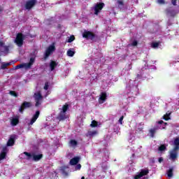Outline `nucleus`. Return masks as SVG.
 <instances>
[{
	"instance_id": "obj_5",
	"label": "nucleus",
	"mask_w": 179,
	"mask_h": 179,
	"mask_svg": "<svg viewBox=\"0 0 179 179\" xmlns=\"http://www.w3.org/2000/svg\"><path fill=\"white\" fill-rule=\"evenodd\" d=\"M83 38H86V40H94L96 37V34L90 31H85L83 33Z\"/></svg>"
},
{
	"instance_id": "obj_16",
	"label": "nucleus",
	"mask_w": 179,
	"mask_h": 179,
	"mask_svg": "<svg viewBox=\"0 0 179 179\" xmlns=\"http://www.w3.org/2000/svg\"><path fill=\"white\" fill-rule=\"evenodd\" d=\"M58 66V63L54 60H51L50 63V71H54Z\"/></svg>"
},
{
	"instance_id": "obj_53",
	"label": "nucleus",
	"mask_w": 179,
	"mask_h": 179,
	"mask_svg": "<svg viewBox=\"0 0 179 179\" xmlns=\"http://www.w3.org/2000/svg\"><path fill=\"white\" fill-rule=\"evenodd\" d=\"M0 61H1V59H0Z\"/></svg>"
},
{
	"instance_id": "obj_35",
	"label": "nucleus",
	"mask_w": 179,
	"mask_h": 179,
	"mask_svg": "<svg viewBox=\"0 0 179 179\" xmlns=\"http://www.w3.org/2000/svg\"><path fill=\"white\" fill-rule=\"evenodd\" d=\"M158 150H159V152H163V151L166 150V145H164V144L161 145L159 147Z\"/></svg>"
},
{
	"instance_id": "obj_3",
	"label": "nucleus",
	"mask_w": 179,
	"mask_h": 179,
	"mask_svg": "<svg viewBox=\"0 0 179 179\" xmlns=\"http://www.w3.org/2000/svg\"><path fill=\"white\" fill-rule=\"evenodd\" d=\"M23 41H24V35L22 33H18L16 36L15 43L18 47H22L23 45Z\"/></svg>"
},
{
	"instance_id": "obj_1",
	"label": "nucleus",
	"mask_w": 179,
	"mask_h": 179,
	"mask_svg": "<svg viewBox=\"0 0 179 179\" xmlns=\"http://www.w3.org/2000/svg\"><path fill=\"white\" fill-rule=\"evenodd\" d=\"M165 13L168 17L174 18L178 15V11L173 7H169L165 10Z\"/></svg>"
},
{
	"instance_id": "obj_42",
	"label": "nucleus",
	"mask_w": 179,
	"mask_h": 179,
	"mask_svg": "<svg viewBox=\"0 0 179 179\" xmlns=\"http://www.w3.org/2000/svg\"><path fill=\"white\" fill-rule=\"evenodd\" d=\"M171 3L173 6H177V0H171Z\"/></svg>"
},
{
	"instance_id": "obj_36",
	"label": "nucleus",
	"mask_w": 179,
	"mask_h": 179,
	"mask_svg": "<svg viewBox=\"0 0 179 179\" xmlns=\"http://www.w3.org/2000/svg\"><path fill=\"white\" fill-rule=\"evenodd\" d=\"M163 119L165 120V121H169V120H170V114H166L163 116Z\"/></svg>"
},
{
	"instance_id": "obj_2",
	"label": "nucleus",
	"mask_w": 179,
	"mask_h": 179,
	"mask_svg": "<svg viewBox=\"0 0 179 179\" xmlns=\"http://www.w3.org/2000/svg\"><path fill=\"white\" fill-rule=\"evenodd\" d=\"M34 99L35 100L36 107H39V106H41V103H43V95L41 94V92L34 93Z\"/></svg>"
},
{
	"instance_id": "obj_29",
	"label": "nucleus",
	"mask_w": 179,
	"mask_h": 179,
	"mask_svg": "<svg viewBox=\"0 0 179 179\" xmlns=\"http://www.w3.org/2000/svg\"><path fill=\"white\" fill-rule=\"evenodd\" d=\"M68 57H73L75 55V52L73 50H69L67 51Z\"/></svg>"
},
{
	"instance_id": "obj_28",
	"label": "nucleus",
	"mask_w": 179,
	"mask_h": 179,
	"mask_svg": "<svg viewBox=\"0 0 179 179\" xmlns=\"http://www.w3.org/2000/svg\"><path fill=\"white\" fill-rule=\"evenodd\" d=\"M3 48H4V51L0 50V52H6L7 54H8L9 46L3 45Z\"/></svg>"
},
{
	"instance_id": "obj_41",
	"label": "nucleus",
	"mask_w": 179,
	"mask_h": 179,
	"mask_svg": "<svg viewBox=\"0 0 179 179\" xmlns=\"http://www.w3.org/2000/svg\"><path fill=\"white\" fill-rule=\"evenodd\" d=\"M131 45L133 47H136V45H138V41H134L131 43Z\"/></svg>"
},
{
	"instance_id": "obj_27",
	"label": "nucleus",
	"mask_w": 179,
	"mask_h": 179,
	"mask_svg": "<svg viewBox=\"0 0 179 179\" xmlns=\"http://www.w3.org/2000/svg\"><path fill=\"white\" fill-rule=\"evenodd\" d=\"M96 134L97 131H89L87 134V136H94Z\"/></svg>"
},
{
	"instance_id": "obj_8",
	"label": "nucleus",
	"mask_w": 179,
	"mask_h": 179,
	"mask_svg": "<svg viewBox=\"0 0 179 179\" xmlns=\"http://www.w3.org/2000/svg\"><path fill=\"white\" fill-rule=\"evenodd\" d=\"M37 3V0H30L26 2L25 9L30 10Z\"/></svg>"
},
{
	"instance_id": "obj_43",
	"label": "nucleus",
	"mask_w": 179,
	"mask_h": 179,
	"mask_svg": "<svg viewBox=\"0 0 179 179\" xmlns=\"http://www.w3.org/2000/svg\"><path fill=\"white\" fill-rule=\"evenodd\" d=\"M124 120V115L121 116L120 118L119 119V122L122 125V121Z\"/></svg>"
},
{
	"instance_id": "obj_14",
	"label": "nucleus",
	"mask_w": 179,
	"mask_h": 179,
	"mask_svg": "<svg viewBox=\"0 0 179 179\" xmlns=\"http://www.w3.org/2000/svg\"><path fill=\"white\" fill-rule=\"evenodd\" d=\"M79 160H80V157H76L72 158L70 160L71 166H76V164H78V163H79Z\"/></svg>"
},
{
	"instance_id": "obj_15",
	"label": "nucleus",
	"mask_w": 179,
	"mask_h": 179,
	"mask_svg": "<svg viewBox=\"0 0 179 179\" xmlns=\"http://www.w3.org/2000/svg\"><path fill=\"white\" fill-rule=\"evenodd\" d=\"M34 61H36V59L34 57H31L29 63H24L26 69H30V68H31V65L34 64Z\"/></svg>"
},
{
	"instance_id": "obj_52",
	"label": "nucleus",
	"mask_w": 179,
	"mask_h": 179,
	"mask_svg": "<svg viewBox=\"0 0 179 179\" xmlns=\"http://www.w3.org/2000/svg\"><path fill=\"white\" fill-rule=\"evenodd\" d=\"M137 76H139V74H137Z\"/></svg>"
},
{
	"instance_id": "obj_32",
	"label": "nucleus",
	"mask_w": 179,
	"mask_h": 179,
	"mask_svg": "<svg viewBox=\"0 0 179 179\" xmlns=\"http://www.w3.org/2000/svg\"><path fill=\"white\" fill-rule=\"evenodd\" d=\"M167 176L169 177V178H171L173 177V168L169 169V170L167 171Z\"/></svg>"
},
{
	"instance_id": "obj_44",
	"label": "nucleus",
	"mask_w": 179,
	"mask_h": 179,
	"mask_svg": "<svg viewBox=\"0 0 179 179\" xmlns=\"http://www.w3.org/2000/svg\"><path fill=\"white\" fill-rule=\"evenodd\" d=\"M1 69H6L7 66H6V63L1 64Z\"/></svg>"
},
{
	"instance_id": "obj_23",
	"label": "nucleus",
	"mask_w": 179,
	"mask_h": 179,
	"mask_svg": "<svg viewBox=\"0 0 179 179\" xmlns=\"http://www.w3.org/2000/svg\"><path fill=\"white\" fill-rule=\"evenodd\" d=\"M69 110V105L68 103H66L62 106V112L66 113Z\"/></svg>"
},
{
	"instance_id": "obj_4",
	"label": "nucleus",
	"mask_w": 179,
	"mask_h": 179,
	"mask_svg": "<svg viewBox=\"0 0 179 179\" xmlns=\"http://www.w3.org/2000/svg\"><path fill=\"white\" fill-rule=\"evenodd\" d=\"M31 107H33V103L31 102L24 101L19 108V112L21 114H23V112L26 108H30Z\"/></svg>"
},
{
	"instance_id": "obj_40",
	"label": "nucleus",
	"mask_w": 179,
	"mask_h": 179,
	"mask_svg": "<svg viewBox=\"0 0 179 179\" xmlns=\"http://www.w3.org/2000/svg\"><path fill=\"white\" fill-rule=\"evenodd\" d=\"M117 5L119 6H124V1L122 0H117Z\"/></svg>"
},
{
	"instance_id": "obj_48",
	"label": "nucleus",
	"mask_w": 179,
	"mask_h": 179,
	"mask_svg": "<svg viewBox=\"0 0 179 179\" xmlns=\"http://www.w3.org/2000/svg\"><path fill=\"white\" fill-rule=\"evenodd\" d=\"M163 160H164L163 157H159V158L158 159L159 163H162V162H163Z\"/></svg>"
},
{
	"instance_id": "obj_37",
	"label": "nucleus",
	"mask_w": 179,
	"mask_h": 179,
	"mask_svg": "<svg viewBox=\"0 0 179 179\" xmlns=\"http://www.w3.org/2000/svg\"><path fill=\"white\" fill-rule=\"evenodd\" d=\"M74 40H75V36L72 35L69 38L68 43H72V41H74Z\"/></svg>"
},
{
	"instance_id": "obj_22",
	"label": "nucleus",
	"mask_w": 179,
	"mask_h": 179,
	"mask_svg": "<svg viewBox=\"0 0 179 179\" xmlns=\"http://www.w3.org/2000/svg\"><path fill=\"white\" fill-rule=\"evenodd\" d=\"M157 124L159 125L162 124V127H159L160 129H166V125H167V122H164L163 120H159L157 122Z\"/></svg>"
},
{
	"instance_id": "obj_47",
	"label": "nucleus",
	"mask_w": 179,
	"mask_h": 179,
	"mask_svg": "<svg viewBox=\"0 0 179 179\" xmlns=\"http://www.w3.org/2000/svg\"><path fill=\"white\" fill-rule=\"evenodd\" d=\"M3 45H5V43L2 42V41H0V47L1 48H3Z\"/></svg>"
},
{
	"instance_id": "obj_11",
	"label": "nucleus",
	"mask_w": 179,
	"mask_h": 179,
	"mask_svg": "<svg viewBox=\"0 0 179 179\" xmlns=\"http://www.w3.org/2000/svg\"><path fill=\"white\" fill-rule=\"evenodd\" d=\"M6 153H8V148L3 147L0 154V160H3V159H6Z\"/></svg>"
},
{
	"instance_id": "obj_30",
	"label": "nucleus",
	"mask_w": 179,
	"mask_h": 179,
	"mask_svg": "<svg viewBox=\"0 0 179 179\" xmlns=\"http://www.w3.org/2000/svg\"><path fill=\"white\" fill-rule=\"evenodd\" d=\"M20 68H25L26 69V64L25 63L24 64H20L19 65H17L15 68V69H20Z\"/></svg>"
},
{
	"instance_id": "obj_51",
	"label": "nucleus",
	"mask_w": 179,
	"mask_h": 179,
	"mask_svg": "<svg viewBox=\"0 0 179 179\" xmlns=\"http://www.w3.org/2000/svg\"><path fill=\"white\" fill-rule=\"evenodd\" d=\"M168 26H171V24H169V23H168Z\"/></svg>"
},
{
	"instance_id": "obj_49",
	"label": "nucleus",
	"mask_w": 179,
	"mask_h": 179,
	"mask_svg": "<svg viewBox=\"0 0 179 179\" xmlns=\"http://www.w3.org/2000/svg\"><path fill=\"white\" fill-rule=\"evenodd\" d=\"M6 65L8 67V66H9V65H10V63H6Z\"/></svg>"
},
{
	"instance_id": "obj_34",
	"label": "nucleus",
	"mask_w": 179,
	"mask_h": 179,
	"mask_svg": "<svg viewBox=\"0 0 179 179\" xmlns=\"http://www.w3.org/2000/svg\"><path fill=\"white\" fill-rule=\"evenodd\" d=\"M70 145H71V146H77L78 145V141H76V140H71L70 141Z\"/></svg>"
},
{
	"instance_id": "obj_45",
	"label": "nucleus",
	"mask_w": 179,
	"mask_h": 179,
	"mask_svg": "<svg viewBox=\"0 0 179 179\" xmlns=\"http://www.w3.org/2000/svg\"><path fill=\"white\" fill-rule=\"evenodd\" d=\"M76 170H80V169H82V165H80V164H78L76 167Z\"/></svg>"
},
{
	"instance_id": "obj_12",
	"label": "nucleus",
	"mask_w": 179,
	"mask_h": 179,
	"mask_svg": "<svg viewBox=\"0 0 179 179\" xmlns=\"http://www.w3.org/2000/svg\"><path fill=\"white\" fill-rule=\"evenodd\" d=\"M99 100H101V104H102V103H104V101H106V100H107V92H102L100 94L99 96Z\"/></svg>"
},
{
	"instance_id": "obj_25",
	"label": "nucleus",
	"mask_w": 179,
	"mask_h": 179,
	"mask_svg": "<svg viewBox=\"0 0 179 179\" xmlns=\"http://www.w3.org/2000/svg\"><path fill=\"white\" fill-rule=\"evenodd\" d=\"M159 45H160V41L159 42H152L151 44L152 48H158Z\"/></svg>"
},
{
	"instance_id": "obj_31",
	"label": "nucleus",
	"mask_w": 179,
	"mask_h": 179,
	"mask_svg": "<svg viewBox=\"0 0 179 179\" xmlns=\"http://www.w3.org/2000/svg\"><path fill=\"white\" fill-rule=\"evenodd\" d=\"M97 125H98L97 121H96V120H92V123H91V124H90V127H91L92 128H96V127H97Z\"/></svg>"
},
{
	"instance_id": "obj_9",
	"label": "nucleus",
	"mask_w": 179,
	"mask_h": 179,
	"mask_svg": "<svg viewBox=\"0 0 179 179\" xmlns=\"http://www.w3.org/2000/svg\"><path fill=\"white\" fill-rule=\"evenodd\" d=\"M38 117H40V110H36L35 114L33 115L30 122L28 123V125H33V124L37 121Z\"/></svg>"
},
{
	"instance_id": "obj_10",
	"label": "nucleus",
	"mask_w": 179,
	"mask_h": 179,
	"mask_svg": "<svg viewBox=\"0 0 179 179\" xmlns=\"http://www.w3.org/2000/svg\"><path fill=\"white\" fill-rule=\"evenodd\" d=\"M149 174V170L142 169L139 174L136 175L134 176V179H139L141 178V177H143L144 176H148Z\"/></svg>"
},
{
	"instance_id": "obj_6",
	"label": "nucleus",
	"mask_w": 179,
	"mask_h": 179,
	"mask_svg": "<svg viewBox=\"0 0 179 179\" xmlns=\"http://www.w3.org/2000/svg\"><path fill=\"white\" fill-rule=\"evenodd\" d=\"M54 51H55V46L54 45H50L45 50L44 59H48V57H50V55H51Z\"/></svg>"
},
{
	"instance_id": "obj_39",
	"label": "nucleus",
	"mask_w": 179,
	"mask_h": 179,
	"mask_svg": "<svg viewBox=\"0 0 179 179\" xmlns=\"http://www.w3.org/2000/svg\"><path fill=\"white\" fill-rule=\"evenodd\" d=\"M48 87H50L48 82L45 83V85L43 87L44 90H48Z\"/></svg>"
},
{
	"instance_id": "obj_19",
	"label": "nucleus",
	"mask_w": 179,
	"mask_h": 179,
	"mask_svg": "<svg viewBox=\"0 0 179 179\" xmlns=\"http://www.w3.org/2000/svg\"><path fill=\"white\" fill-rule=\"evenodd\" d=\"M19 124V117H15L11 120V125L12 127H16Z\"/></svg>"
},
{
	"instance_id": "obj_17",
	"label": "nucleus",
	"mask_w": 179,
	"mask_h": 179,
	"mask_svg": "<svg viewBox=\"0 0 179 179\" xmlns=\"http://www.w3.org/2000/svg\"><path fill=\"white\" fill-rule=\"evenodd\" d=\"M43 154H39V155H36V154H33V160L34 162H38L40 160H41V159H43Z\"/></svg>"
},
{
	"instance_id": "obj_38",
	"label": "nucleus",
	"mask_w": 179,
	"mask_h": 179,
	"mask_svg": "<svg viewBox=\"0 0 179 179\" xmlns=\"http://www.w3.org/2000/svg\"><path fill=\"white\" fill-rule=\"evenodd\" d=\"M157 2L159 5H164L166 3V0H157Z\"/></svg>"
},
{
	"instance_id": "obj_18",
	"label": "nucleus",
	"mask_w": 179,
	"mask_h": 179,
	"mask_svg": "<svg viewBox=\"0 0 179 179\" xmlns=\"http://www.w3.org/2000/svg\"><path fill=\"white\" fill-rule=\"evenodd\" d=\"M178 155V152H177V150H174V148H173L172 152L170 153V158L171 159V160H176Z\"/></svg>"
},
{
	"instance_id": "obj_50",
	"label": "nucleus",
	"mask_w": 179,
	"mask_h": 179,
	"mask_svg": "<svg viewBox=\"0 0 179 179\" xmlns=\"http://www.w3.org/2000/svg\"><path fill=\"white\" fill-rule=\"evenodd\" d=\"M143 179H148V178L145 176Z\"/></svg>"
},
{
	"instance_id": "obj_13",
	"label": "nucleus",
	"mask_w": 179,
	"mask_h": 179,
	"mask_svg": "<svg viewBox=\"0 0 179 179\" xmlns=\"http://www.w3.org/2000/svg\"><path fill=\"white\" fill-rule=\"evenodd\" d=\"M66 113L62 111H61L57 116V120H59V121H64V120H66Z\"/></svg>"
},
{
	"instance_id": "obj_20",
	"label": "nucleus",
	"mask_w": 179,
	"mask_h": 179,
	"mask_svg": "<svg viewBox=\"0 0 179 179\" xmlns=\"http://www.w3.org/2000/svg\"><path fill=\"white\" fill-rule=\"evenodd\" d=\"M175 147L173 148L174 150H179V138H176L174 140Z\"/></svg>"
},
{
	"instance_id": "obj_26",
	"label": "nucleus",
	"mask_w": 179,
	"mask_h": 179,
	"mask_svg": "<svg viewBox=\"0 0 179 179\" xmlns=\"http://www.w3.org/2000/svg\"><path fill=\"white\" fill-rule=\"evenodd\" d=\"M157 129V128L150 129V134L151 138H155V134H156Z\"/></svg>"
},
{
	"instance_id": "obj_21",
	"label": "nucleus",
	"mask_w": 179,
	"mask_h": 179,
	"mask_svg": "<svg viewBox=\"0 0 179 179\" xmlns=\"http://www.w3.org/2000/svg\"><path fill=\"white\" fill-rule=\"evenodd\" d=\"M15 145V138L10 137L7 142V146H13Z\"/></svg>"
},
{
	"instance_id": "obj_7",
	"label": "nucleus",
	"mask_w": 179,
	"mask_h": 179,
	"mask_svg": "<svg viewBox=\"0 0 179 179\" xmlns=\"http://www.w3.org/2000/svg\"><path fill=\"white\" fill-rule=\"evenodd\" d=\"M104 6H105L104 3H96L94 8V15H99V13H100L103 8H104Z\"/></svg>"
},
{
	"instance_id": "obj_46",
	"label": "nucleus",
	"mask_w": 179,
	"mask_h": 179,
	"mask_svg": "<svg viewBox=\"0 0 179 179\" xmlns=\"http://www.w3.org/2000/svg\"><path fill=\"white\" fill-rule=\"evenodd\" d=\"M143 131V127H139L137 129V132H142Z\"/></svg>"
},
{
	"instance_id": "obj_24",
	"label": "nucleus",
	"mask_w": 179,
	"mask_h": 179,
	"mask_svg": "<svg viewBox=\"0 0 179 179\" xmlns=\"http://www.w3.org/2000/svg\"><path fill=\"white\" fill-rule=\"evenodd\" d=\"M23 154L27 156V160H30L31 158L33 159V154L27 152H24Z\"/></svg>"
},
{
	"instance_id": "obj_33",
	"label": "nucleus",
	"mask_w": 179,
	"mask_h": 179,
	"mask_svg": "<svg viewBox=\"0 0 179 179\" xmlns=\"http://www.w3.org/2000/svg\"><path fill=\"white\" fill-rule=\"evenodd\" d=\"M9 94H10V96H13V97H18L19 96V94H17V92H15V91H10Z\"/></svg>"
}]
</instances>
